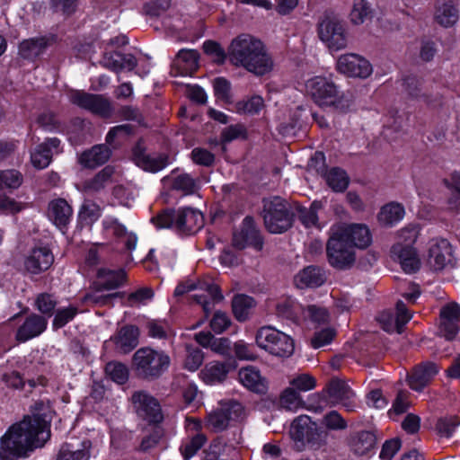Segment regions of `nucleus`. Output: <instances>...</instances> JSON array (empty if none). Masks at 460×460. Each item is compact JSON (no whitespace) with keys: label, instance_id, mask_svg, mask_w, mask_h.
Listing matches in <instances>:
<instances>
[{"label":"nucleus","instance_id":"obj_1","mask_svg":"<svg viewBox=\"0 0 460 460\" xmlns=\"http://www.w3.org/2000/svg\"><path fill=\"white\" fill-rule=\"evenodd\" d=\"M45 422L33 424L29 419L13 424L0 439V460H15L27 457L35 448L49 440Z\"/></svg>","mask_w":460,"mask_h":460},{"label":"nucleus","instance_id":"obj_2","mask_svg":"<svg viewBox=\"0 0 460 460\" xmlns=\"http://www.w3.org/2000/svg\"><path fill=\"white\" fill-rule=\"evenodd\" d=\"M228 55L234 65L243 66L256 75H263L273 67L272 58L264 44L250 34H242L234 39Z\"/></svg>","mask_w":460,"mask_h":460},{"label":"nucleus","instance_id":"obj_3","mask_svg":"<svg viewBox=\"0 0 460 460\" xmlns=\"http://www.w3.org/2000/svg\"><path fill=\"white\" fill-rule=\"evenodd\" d=\"M305 92L321 108H332L341 112L349 109V102L336 83L327 76L315 75L305 82Z\"/></svg>","mask_w":460,"mask_h":460},{"label":"nucleus","instance_id":"obj_4","mask_svg":"<svg viewBox=\"0 0 460 460\" xmlns=\"http://www.w3.org/2000/svg\"><path fill=\"white\" fill-rule=\"evenodd\" d=\"M158 228H172L182 234H192L203 226V215L197 209L182 208L164 209L152 218Z\"/></svg>","mask_w":460,"mask_h":460},{"label":"nucleus","instance_id":"obj_5","mask_svg":"<svg viewBox=\"0 0 460 460\" xmlns=\"http://www.w3.org/2000/svg\"><path fill=\"white\" fill-rule=\"evenodd\" d=\"M265 227L272 234H281L291 228L294 222V206L288 200L274 196L263 199Z\"/></svg>","mask_w":460,"mask_h":460},{"label":"nucleus","instance_id":"obj_6","mask_svg":"<svg viewBox=\"0 0 460 460\" xmlns=\"http://www.w3.org/2000/svg\"><path fill=\"white\" fill-rule=\"evenodd\" d=\"M132 364L137 376L144 379H156L171 365L170 356L164 350L149 347L138 349L133 355Z\"/></svg>","mask_w":460,"mask_h":460},{"label":"nucleus","instance_id":"obj_7","mask_svg":"<svg viewBox=\"0 0 460 460\" xmlns=\"http://www.w3.org/2000/svg\"><path fill=\"white\" fill-rule=\"evenodd\" d=\"M355 248L338 227L332 229L326 244L327 259L331 266L338 270L350 268L355 261Z\"/></svg>","mask_w":460,"mask_h":460},{"label":"nucleus","instance_id":"obj_8","mask_svg":"<svg viewBox=\"0 0 460 460\" xmlns=\"http://www.w3.org/2000/svg\"><path fill=\"white\" fill-rule=\"evenodd\" d=\"M191 290L198 291L192 297L197 304L202 306L206 317L212 312L215 304L224 298L217 285L205 282H199L197 285L191 280L180 283L174 290V296H181Z\"/></svg>","mask_w":460,"mask_h":460},{"label":"nucleus","instance_id":"obj_9","mask_svg":"<svg viewBox=\"0 0 460 460\" xmlns=\"http://www.w3.org/2000/svg\"><path fill=\"white\" fill-rule=\"evenodd\" d=\"M257 345L269 353L281 358H288L294 352V341L286 333L271 327L263 326L256 333Z\"/></svg>","mask_w":460,"mask_h":460},{"label":"nucleus","instance_id":"obj_10","mask_svg":"<svg viewBox=\"0 0 460 460\" xmlns=\"http://www.w3.org/2000/svg\"><path fill=\"white\" fill-rule=\"evenodd\" d=\"M318 35L330 50L338 51L347 47L346 30L335 16L326 14L322 18L318 23Z\"/></svg>","mask_w":460,"mask_h":460},{"label":"nucleus","instance_id":"obj_11","mask_svg":"<svg viewBox=\"0 0 460 460\" xmlns=\"http://www.w3.org/2000/svg\"><path fill=\"white\" fill-rule=\"evenodd\" d=\"M70 102L78 107L89 111L101 118H110L113 114L111 101L102 94L88 93L83 91H73L69 96Z\"/></svg>","mask_w":460,"mask_h":460},{"label":"nucleus","instance_id":"obj_12","mask_svg":"<svg viewBox=\"0 0 460 460\" xmlns=\"http://www.w3.org/2000/svg\"><path fill=\"white\" fill-rule=\"evenodd\" d=\"M335 68L340 74L351 78L366 79L373 73V66L363 56L356 53L341 55Z\"/></svg>","mask_w":460,"mask_h":460},{"label":"nucleus","instance_id":"obj_13","mask_svg":"<svg viewBox=\"0 0 460 460\" xmlns=\"http://www.w3.org/2000/svg\"><path fill=\"white\" fill-rule=\"evenodd\" d=\"M452 258V246L447 239L435 237L429 241L426 262L431 270H443L451 263Z\"/></svg>","mask_w":460,"mask_h":460},{"label":"nucleus","instance_id":"obj_14","mask_svg":"<svg viewBox=\"0 0 460 460\" xmlns=\"http://www.w3.org/2000/svg\"><path fill=\"white\" fill-rule=\"evenodd\" d=\"M290 435L295 440L319 446L323 440V432L318 429L315 422L311 420L310 417L301 415L293 420Z\"/></svg>","mask_w":460,"mask_h":460},{"label":"nucleus","instance_id":"obj_15","mask_svg":"<svg viewBox=\"0 0 460 460\" xmlns=\"http://www.w3.org/2000/svg\"><path fill=\"white\" fill-rule=\"evenodd\" d=\"M132 156L135 164L141 169L157 172L166 167L169 164V157L165 154L150 155L146 153V147L142 140L137 141L132 149Z\"/></svg>","mask_w":460,"mask_h":460},{"label":"nucleus","instance_id":"obj_16","mask_svg":"<svg viewBox=\"0 0 460 460\" xmlns=\"http://www.w3.org/2000/svg\"><path fill=\"white\" fill-rule=\"evenodd\" d=\"M137 413L149 422H159L163 419L160 404L152 395L144 391L135 392L131 398Z\"/></svg>","mask_w":460,"mask_h":460},{"label":"nucleus","instance_id":"obj_17","mask_svg":"<svg viewBox=\"0 0 460 460\" xmlns=\"http://www.w3.org/2000/svg\"><path fill=\"white\" fill-rule=\"evenodd\" d=\"M232 243L239 250H243L246 246H252L257 251L262 249V238L252 217H246L243 219L241 229L234 233Z\"/></svg>","mask_w":460,"mask_h":460},{"label":"nucleus","instance_id":"obj_18","mask_svg":"<svg viewBox=\"0 0 460 460\" xmlns=\"http://www.w3.org/2000/svg\"><path fill=\"white\" fill-rule=\"evenodd\" d=\"M187 430L190 433V440L181 447V453L185 460H189L205 445L207 436L202 432V422L196 418H187Z\"/></svg>","mask_w":460,"mask_h":460},{"label":"nucleus","instance_id":"obj_19","mask_svg":"<svg viewBox=\"0 0 460 460\" xmlns=\"http://www.w3.org/2000/svg\"><path fill=\"white\" fill-rule=\"evenodd\" d=\"M48 326V320L45 316L35 313L30 314L17 328L15 340L18 342H26L40 336Z\"/></svg>","mask_w":460,"mask_h":460},{"label":"nucleus","instance_id":"obj_20","mask_svg":"<svg viewBox=\"0 0 460 460\" xmlns=\"http://www.w3.org/2000/svg\"><path fill=\"white\" fill-rule=\"evenodd\" d=\"M56 40L54 35L24 40L19 45V55L22 58L33 60L52 46Z\"/></svg>","mask_w":460,"mask_h":460},{"label":"nucleus","instance_id":"obj_21","mask_svg":"<svg viewBox=\"0 0 460 460\" xmlns=\"http://www.w3.org/2000/svg\"><path fill=\"white\" fill-rule=\"evenodd\" d=\"M54 256L47 247H37L32 249L30 255L25 259L24 266L27 271L32 274H40L47 270L53 263Z\"/></svg>","mask_w":460,"mask_h":460},{"label":"nucleus","instance_id":"obj_22","mask_svg":"<svg viewBox=\"0 0 460 460\" xmlns=\"http://www.w3.org/2000/svg\"><path fill=\"white\" fill-rule=\"evenodd\" d=\"M238 377L241 384L250 391L260 394L267 393L268 382L255 367H242L238 372Z\"/></svg>","mask_w":460,"mask_h":460},{"label":"nucleus","instance_id":"obj_23","mask_svg":"<svg viewBox=\"0 0 460 460\" xmlns=\"http://www.w3.org/2000/svg\"><path fill=\"white\" fill-rule=\"evenodd\" d=\"M438 371L439 367L437 364L433 362L422 363L413 369L409 376L408 384L412 390L420 392Z\"/></svg>","mask_w":460,"mask_h":460},{"label":"nucleus","instance_id":"obj_24","mask_svg":"<svg viewBox=\"0 0 460 460\" xmlns=\"http://www.w3.org/2000/svg\"><path fill=\"white\" fill-rule=\"evenodd\" d=\"M337 227L354 248L358 247L359 249H364L371 243V234L367 226L365 225L353 224L349 226H340Z\"/></svg>","mask_w":460,"mask_h":460},{"label":"nucleus","instance_id":"obj_25","mask_svg":"<svg viewBox=\"0 0 460 460\" xmlns=\"http://www.w3.org/2000/svg\"><path fill=\"white\" fill-rule=\"evenodd\" d=\"M376 444V435L371 430H360L350 434L348 445L349 449L358 456H365Z\"/></svg>","mask_w":460,"mask_h":460},{"label":"nucleus","instance_id":"obj_26","mask_svg":"<svg viewBox=\"0 0 460 460\" xmlns=\"http://www.w3.org/2000/svg\"><path fill=\"white\" fill-rule=\"evenodd\" d=\"M59 145L60 140L57 137H52L37 146L31 154V161L33 166L37 169H44L49 166L52 160V148L58 149Z\"/></svg>","mask_w":460,"mask_h":460},{"label":"nucleus","instance_id":"obj_27","mask_svg":"<svg viewBox=\"0 0 460 460\" xmlns=\"http://www.w3.org/2000/svg\"><path fill=\"white\" fill-rule=\"evenodd\" d=\"M326 280L324 271L316 266H307L300 270L294 278L298 288H318Z\"/></svg>","mask_w":460,"mask_h":460},{"label":"nucleus","instance_id":"obj_28","mask_svg":"<svg viewBox=\"0 0 460 460\" xmlns=\"http://www.w3.org/2000/svg\"><path fill=\"white\" fill-rule=\"evenodd\" d=\"M459 18L458 9L452 0L438 2L435 8L434 19L442 27L454 26Z\"/></svg>","mask_w":460,"mask_h":460},{"label":"nucleus","instance_id":"obj_29","mask_svg":"<svg viewBox=\"0 0 460 460\" xmlns=\"http://www.w3.org/2000/svg\"><path fill=\"white\" fill-rule=\"evenodd\" d=\"M199 53L194 49H181L178 52L173 66L181 75H192L199 66Z\"/></svg>","mask_w":460,"mask_h":460},{"label":"nucleus","instance_id":"obj_30","mask_svg":"<svg viewBox=\"0 0 460 460\" xmlns=\"http://www.w3.org/2000/svg\"><path fill=\"white\" fill-rule=\"evenodd\" d=\"M402 307L400 301L396 303L395 312L386 310L377 316L376 320L379 323L381 328L386 332H396L400 334L402 332Z\"/></svg>","mask_w":460,"mask_h":460},{"label":"nucleus","instance_id":"obj_31","mask_svg":"<svg viewBox=\"0 0 460 460\" xmlns=\"http://www.w3.org/2000/svg\"><path fill=\"white\" fill-rule=\"evenodd\" d=\"M71 206L64 199H57L49 204V217L58 227L66 226L72 217Z\"/></svg>","mask_w":460,"mask_h":460},{"label":"nucleus","instance_id":"obj_32","mask_svg":"<svg viewBox=\"0 0 460 460\" xmlns=\"http://www.w3.org/2000/svg\"><path fill=\"white\" fill-rule=\"evenodd\" d=\"M111 151L106 145H96L84 151L80 156V163L85 167L94 168L105 164L111 157Z\"/></svg>","mask_w":460,"mask_h":460},{"label":"nucleus","instance_id":"obj_33","mask_svg":"<svg viewBox=\"0 0 460 460\" xmlns=\"http://www.w3.org/2000/svg\"><path fill=\"white\" fill-rule=\"evenodd\" d=\"M323 394L329 397L331 404L335 405L345 400L351 399L354 394L349 386L338 378L332 379L325 386Z\"/></svg>","mask_w":460,"mask_h":460},{"label":"nucleus","instance_id":"obj_34","mask_svg":"<svg viewBox=\"0 0 460 460\" xmlns=\"http://www.w3.org/2000/svg\"><path fill=\"white\" fill-rule=\"evenodd\" d=\"M138 329L133 325L122 327L115 337L117 349L123 354L131 351L137 345Z\"/></svg>","mask_w":460,"mask_h":460},{"label":"nucleus","instance_id":"obj_35","mask_svg":"<svg viewBox=\"0 0 460 460\" xmlns=\"http://www.w3.org/2000/svg\"><path fill=\"white\" fill-rule=\"evenodd\" d=\"M219 406L224 411L227 420L231 424L243 423L247 416L248 412L245 407L238 401L226 400L219 402Z\"/></svg>","mask_w":460,"mask_h":460},{"label":"nucleus","instance_id":"obj_36","mask_svg":"<svg viewBox=\"0 0 460 460\" xmlns=\"http://www.w3.org/2000/svg\"><path fill=\"white\" fill-rule=\"evenodd\" d=\"M228 373L227 366L225 363L210 362L200 371L201 379L208 385H214L223 382Z\"/></svg>","mask_w":460,"mask_h":460},{"label":"nucleus","instance_id":"obj_37","mask_svg":"<svg viewBox=\"0 0 460 460\" xmlns=\"http://www.w3.org/2000/svg\"><path fill=\"white\" fill-rule=\"evenodd\" d=\"M29 419L30 422L34 424H42L45 422V429L49 434V438H50V429L49 423L52 419V411L49 402L45 403L44 402H36L33 406V413L32 416H24L22 421Z\"/></svg>","mask_w":460,"mask_h":460},{"label":"nucleus","instance_id":"obj_38","mask_svg":"<svg viewBox=\"0 0 460 460\" xmlns=\"http://www.w3.org/2000/svg\"><path fill=\"white\" fill-rule=\"evenodd\" d=\"M126 272L123 270H110L100 269L98 278L101 279L100 287L105 290H111L119 288L126 281Z\"/></svg>","mask_w":460,"mask_h":460},{"label":"nucleus","instance_id":"obj_39","mask_svg":"<svg viewBox=\"0 0 460 460\" xmlns=\"http://www.w3.org/2000/svg\"><path fill=\"white\" fill-rule=\"evenodd\" d=\"M423 260L416 245H406L404 236V274L417 273L422 267Z\"/></svg>","mask_w":460,"mask_h":460},{"label":"nucleus","instance_id":"obj_40","mask_svg":"<svg viewBox=\"0 0 460 460\" xmlns=\"http://www.w3.org/2000/svg\"><path fill=\"white\" fill-rule=\"evenodd\" d=\"M322 208L323 202L319 200H314L309 208H303L297 203L294 204V209L297 212L298 219L305 227L318 226L317 212Z\"/></svg>","mask_w":460,"mask_h":460},{"label":"nucleus","instance_id":"obj_41","mask_svg":"<svg viewBox=\"0 0 460 460\" xmlns=\"http://www.w3.org/2000/svg\"><path fill=\"white\" fill-rule=\"evenodd\" d=\"M103 226L106 230H111L114 236L124 238L127 250L132 251L135 249L137 241V236L132 233H128L127 228L117 219L105 220Z\"/></svg>","mask_w":460,"mask_h":460},{"label":"nucleus","instance_id":"obj_42","mask_svg":"<svg viewBox=\"0 0 460 460\" xmlns=\"http://www.w3.org/2000/svg\"><path fill=\"white\" fill-rule=\"evenodd\" d=\"M254 306V299L246 295H237L232 301L233 313L240 322L247 320Z\"/></svg>","mask_w":460,"mask_h":460},{"label":"nucleus","instance_id":"obj_43","mask_svg":"<svg viewBox=\"0 0 460 460\" xmlns=\"http://www.w3.org/2000/svg\"><path fill=\"white\" fill-rule=\"evenodd\" d=\"M105 290L100 287V284L97 283L93 290L88 292L83 298V301L89 305L92 306H103V305H111L112 304V300L115 297L121 296L122 293L115 292L111 294L103 295L101 292Z\"/></svg>","mask_w":460,"mask_h":460},{"label":"nucleus","instance_id":"obj_44","mask_svg":"<svg viewBox=\"0 0 460 460\" xmlns=\"http://www.w3.org/2000/svg\"><path fill=\"white\" fill-rule=\"evenodd\" d=\"M112 175L113 169L110 166L104 167L93 178L84 181V190L90 193L102 190L111 182Z\"/></svg>","mask_w":460,"mask_h":460},{"label":"nucleus","instance_id":"obj_45","mask_svg":"<svg viewBox=\"0 0 460 460\" xmlns=\"http://www.w3.org/2000/svg\"><path fill=\"white\" fill-rule=\"evenodd\" d=\"M91 447L90 440H84L81 448L75 450L70 449L68 445H64L58 454L57 460H89Z\"/></svg>","mask_w":460,"mask_h":460},{"label":"nucleus","instance_id":"obj_46","mask_svg":"<svg viewBox=\"0 0 460 460\" xmlns=\"http://www.w3.org/2000/svg\"><path fill=\"white\" fill-rule=\"evenodd\" d=\"M327 184L336 192L344 191L349 183V178L346 172L341 168L333 167L325 173Z\"/></svg>","mask_w":460,"mask_h":460},{"label":"nucleus","instance_id":"obj_47","mask_svg":"<svg viewBox=\"0 0 460 460\" xmlns=\"http://www.w3.org/2000/svg\"><path fill=\"white\" fill-rule=\"evenodd\" d=\"M402 213V208L399 203H388L378 213V222L384 226H392L400 220Z\"/></svg>","mask_w":460,"mask_h":460},{"label":"nucleus","instance_id":"obj_48","mask_svg":"<svg viewBox=\"0 0 460 460\" xmlns=\"http://www.w3.org/2000/svg\"><path fill=\"white\" fill-rule=\"evenodd\" d=\"M279 406L287 411H296L303 407L304 402L300 394L293 387L285 388L279 395Z\"/></svg>","mask_w":460,"mask_h":460},{"label":"nucleus","instance_id":"obj_49","mask_svg":"<svg viewBox=\"0 0 460 460\" xmlns=\"http://www.w3.org/2000/svg\"><path fill=\"white\" fill-rule=\"evenodd\" d=\"M199 188V181L189 173H181L172 179V189L185 195L195 193Z\"/></svg>","mask_w":460,"mask_h":460},{"label":"nucleus","instance_id":"obj_50","mask_svg":"<svg viewBox=\"0 0 460 460\" xmlns=\"http://www.w3.org/2000/svg\"><path fill=\"white\" fill-rule=\"evenodd\" d=\"M372 8L367 0H353L352 8L349 13L350 22L355 25L365 22L367 19L371 17Z\"/></svg>","mask_w":460,"mask_h":460},{"label":"nucleus","instance_id":"obj_51","mask_svg":"<svg viewBox=\"0 0 460 460\" xmlns=\"http://www.w3.org/2000/svg\"><path fill=\"white\" fill-rule=\"evenodd\" d=\"M101 215V207L93 200L85 199L80 208L78 217L81 223L92 225L100 218Z\"/></svg>","mask_w":460,"mask_h":460},{"label":"nucleus","instance_id":"obj_52","mask_svg":"<svg viewBox=\"0 0 460 460\" xmlns=\"http://www.w3.org/2000/svg\"><path fill=\"white\" fill-rule=\"evenodd\" d=\"M299 308V305L290 297L282 298L276 304L277 314L293 322L297 320Z\"/></svg>","mask_w":460,"mask_h":460},{"label":"nucleus","instance_id":"obj_53","mask_svg":"<svg viewBox=\"0 0 460 460\" xmlns=\"http://www.w3.org/2000/svg\"><path fill=\"white\" fill-rule=\"evenodd\" d=\"M227 451H234V448L228 447L218 438L214 439L204 451V460H232L227 457Z\"/></svg>","mask_w":460,"mask_h":460},{"label":"nucleus","instance_id":"obj_54","mask_svg":"<svg viewBox=\"0 0 460 460\" xmlns=\"http://www.w3.org/2000/svg\"><path fill=\"white\" fill-rule=\"evenodd\" d=\"M133 132V127L129 124L118 125L111 128L107 136L106 143L117 147L122 141L126 140Z\"/></svg>","mask_w":460,"mask_h":460},{"label":"nucleus","instance_id":"obj_55","mask_svg":"<svg viewBox=\"0 0 460 460\" xmlns=\"http://www.w3.org/2000/svg\"><path fill=\"white\" fill-rule=\"evenodd\" d=\"M235 108L238 113L255 115L264 108V101L261 96L253 95L236 102Z\"/></svg>","mask_w":460,"mask_h":460},{"label":"nucleus","instance_id":"obj_56","mask_svg":"<svg viewBox=\"0 0 460 460\" xmlns=\"http://www.w3.org/2000/svg\"><path fill=\"white\" fill-rule=\"evenodd\" d=\"M58 301L54 295L49 293H40L35 298L34 305L36 309L43 315L50 317L55 313Z\"/></svg>","mask_w":460,"mask_h":460},{"label":"nucleus","instance_id":"obj_57","mask_svg":"<svg viewBox=\"0 0 460 460\" xmlns=\"http://www.w3.org/2000/svg\"><path fill=\"white\" fill-rule=\"evenodd\" d=\"M206 423L208 428L211 429L215 432L223 431L230 426V423L220 406L207 415Z\"/></svg>","mask_w":460,"mask_h":460},{"label":"nucleus","instance_id":"obj_58","mask_svg":"<svg viewBox=\"0 0 460 460\" xmlns=\"http://www.w3.org/2000/svg\"><path fill=\"white\" fill-rule=\"evenodd\" d=\"M305 318L316 324H325L330 321V314L325 307L310 305L303 309Z\"/></svg>","mask_w":460,"mask_h":460},{"label":"nucleus","instance_id":"obj_59","mask_svg":"<svg viewBox=\"0 0 460 460\" xmlns=\"http://www.w3.org/2000/svg\"><path fill=\"white\" fill-rule=\"evenodd\" d=\"M105 372L111 380L119 385L125 384L128 379V369L120 362H109L105 367Z\"/></svg>","mask_w":460,"mask_h":460},{"label":"nucleus","instance_id":"obj_60","mask_svg":"<svg viewBox=\"0 0 460 460\" xmlns=\"http://www.w3.org/2000/svg\"><path fill=\"white\" fill-rule=\"evenodd\" d=\"M154 290L151 288L142 287L128 294L126 304L131 307L146 305L154 297Z\"/></svg>","mask_w":460,"mask_h":460},{"label":"nucleus","instance_id":"obj_61","mask_svg":"<svg viewBox=\"0 0 460 460\" xmlns=\"http://www.w3.org/2000/svg\"><path fill=\"white\" fill-rule=\"evenodd\" d=\"M23 181L22 174L14 169L0 171V190L17 189Z\"/></svg>","mask_w":460,"mask_h":460},{"label":"nucleus","instance_id":"obj_62","mask_svg":"<svg viewBox=\"0 0 460 460\" xmlns=\"http://www.w3.org/2000/svg\"><path fill=\"white\" fill-rule=\"evenodd\" d=\"M322 422L323 426L330 430H345L348 428L346 420L334 410L326 413Z\"/></svg>","mask_w":460,"mask_h":460},{"label":"nucleus","instance_id":"obj_63","mask_svg":"<svg viewBox=\"0 0 460 460\" xmlns=\"http://www.w3.org/2000/svg\"><path fill=\"white\" fill-rule=\"evenodd\" d=\"M186 358L184 360V367L189 371H196L202 365L204 356L199 348L186 346Z\"/></svg>","mask_w":460,"mask_h":460},{"label":"nucleus","instance_id":"obj_64","mask_svg":"<svg viewBox=\"0 0 460 460\" xmlns=\"http://www.w3.org/2000/svg\"><path fill=\"white\" fill-rule=\"evenodd\" d=\"M459 424L460 420L456 416H447L438 420L436 429L440 436L449 438L454 434Z\"/></svg>","mask_w":460,"mask_h":460}]
</instances>
